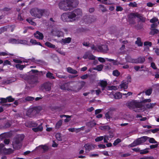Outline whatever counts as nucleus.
<instances>
[{"instance_id": "1", "label": "nucleus", "mask_w": 159, "mask_h": 159, "mask_svg": "<svg viewBox=\"0 0 159 159\" xmlns=\"http://www.w3.org/2000/svg\"><path fill=\"white\" fill-rule=\"evenodd\" d=\"M25 136L23 134H18L16 136L12 142V146L15 149L18 150L22 146V142Z\"/></svg>"}, {"instance_id": "2", "label": "nucleus", "mask_w": 159, "mask_h": 159, "mask_svg": "<svg viewBox=\"0 0 159 159\" xmlns=\"http://www.w3.org/2000/svg\"><path fill=\"white\" fill-rule=\"evenodd\" d=\"M64 2L66 3H65L64 5L60 2V7L61 9L66 11L70 9V7H76L78 3L77 1L75 0H66Z\"/></svg>"}, {"instance_id": "3", "label": "nucleus", "mask_w": 159, "mask_h": 159, "mask_svg": "<svg viewBox=\"0 0 159 159\" xmlns=\"http://www.w3.org/2000/svg\"><path fill=\"white\" fill-rule=\"evenodd\" d=\"M151 101V99H144L141 102L134 100L128 103V106L133 108H139L141 110L143 107L142 103L150 102Z\"/></svg>"}, {"instance_id": "4", "label": "nucleus", "mask_w": 159, "mask_h": 159, "mask_svg": "<svg viewBox=\"0 0 159 159\" xmlns=\"http://www.w3.org/2000/svg\"><path fill=\"white\" fill-rule=\"evenodd\" d=\"M41 110L40 107L30 108L27 110L26 115L30 117H32L39 113Z\"/></svg>"}, {"instance_id": "5", "label": "nucleus", "mask_w": 159, "mask_h": 159, "mask_svg": "<svg viewBox=\"0 0 159 159\" xmlns=\"http://www.w3.org/2000/svg\"><path fill=\"white\" fill-rule=\"evenodd\" d=\"M42 9L37 8H34L31 9L30 12L33 16L40 18L42 17Z\"/></svg>"}, {"instance_id": "6", "label": "nucleus", "mask_w": 159, "mask_h": 159, "mask_svg": "<svg viewBox=\"0 0 159 159\" xmlns=\"http://www.w3.org/2000/svg\"><path fill=\"white\" fill-rule=\"evenodd\" d=\"M147 139L148 137L143 136L137 139L129 146L131 147H135L145 142Z\"/></svg>"}, {"instance_id": "7", "label": "nucleus", "mask_w": 159, "mask_h": 159, "mask_svg": "<svg viewBox=\"0 0 159 159\" xmlns=\"http://www.w3.org/2000/svg\"><path fill=\"white\" fill-rule=\"evenodd\" d=\"M73 15V14H71L70 12L64 13L61 16V19L64 21H74L72 17V16Z\"/></svg>"}, {"instance_id": "8", "label": "nucleus", "mask_w": 159, "mask_h": 159, "mask_svg": "<svg viewBox=\"0 0 159 159\" xmlns=\"http://www.w3.org/2000/svg\"><path fill=\"white\" fill-rule=\"evenodd\" d=\"M70 13L73 15L72 17L74 21L80 18L82 15L81 10L79 9L74 10L73 12H70Z\"/></svg>"}, {"instance_id": "9", "label": "nucleus", "mask_w": 159, "mask_h": 159, "mask_svg": "<svg viewBox=\"0 0 159 159\" xmlns=\"http://www.w3.org/2000/svg\"><path fill=\"white\" fill-rule=\"evenodd\" d=\"M52 84L49 82H45L41 86L40 89L43 92L49 91H50Z\"/></svg>"}, {"instance_id": "10", "label": "nucleus", "mask_w": 159, "mask_h": 159, "mask_svg": "<svg viewBox=\"0 0 159 159\" xmlns=\"http://www.w3.org/2000/svg\"><path fill=\"white\" fill-rule=\"evenodd\" d=\"M27 81L30 84L35 85L38 82V77L34 75H29Z\"/></svg>"}, {"instance_id": "11", "label": "nucleus", "mask_w": 159, "mask_h": 159, "mask_svg": "<svg viewBox=\"0 0 159 159\" xmlns=\"http://www.w3.org/2000/svg\"><path fill=\"white\" fill-rule=\"evenodd\" d=\"M39 71L37 70H32L30 71L29 73V74H17V76L18 77H19L21 78H22L25 80H27L28 79V77L29 75L31 74L32 73H38Z\"/></svg>"}, {"instance_id": "12", "label": "nucleus", "mask_w": 159, "mask_h": 159, "mask_svg": "<svg viewBox=\"0 0 159 159\" xmlns=\"http://www.w3.org/2000/svg\"><path fill=\"white\" fill-rule=\"evenodd\" d=\"M128 80H130V77L128 76L127 77ZM129 82H130V80H123L119 86V88L120 89H126L128 87Z\"/></svg>"}, {"instance_id": "13", "label": "nucleus", "mask_w": 159, "mask_h": 159, "mask_svg": "<svg viewBox=\"0 0 159 159\" xmlns=\"http://www.w3.org/2000/svg\"><path fill=\"white\" fill-rule=\"evenodd\" d=\"M84 59H89V60H94L95 59V57L91 53L89 52H86L83 57Z\"/></svg>"}, {"instance_id": "14", "label": "nucleus", "mask_w": 159, "mask_h": 159, "mask_svg": "<svg viewBox=\"0 0 159 159\" xmlns=\"http://www.w3.org/2000/svg\"><path fill=\"white\" fill-rule=\"evenodd\" d=\"M1 100L0 102V103H6L7 102H11L14 101V99L12 98L11 96H9L6 98H0Z\"/></svg>"}, {"instance_id": "15", "label": "nucleus", "mask_w": 159, "mask_h": 159, "mask_svg": "<svg viewBox=\"0 0 159 159\" xmlns=\"http://www.w3.org/2000/svg\"><path fill=\"white\" fill-rule=\"evenodd\" d=\"M98 52H106L108 50L107 46L106 45H98Z\"/></svg>"}, {"instance_id": "16", "label": "nucleus", "mask_w": 159, "mask_h": 159, "mask_svg": "<svg viewBox=\"0 0 159 159\" xmlns=\"http://www.w3.org/2000/svg\"><path fill=\"white\" fill-rule=\"evenodd\" d=\"M51 33L54 36L60 37V31L59 29L56 26L52 27L51 31Z\"/></svg>"}, {"instance_id": "17", "label": "nucleus", "mask_w": 159, "mask_h": 159, "mask_svg": "<svg viewBox=\"0 0 159 159\" xmlns=\"http://www.w3.org/2000/svg\"><path fill=\"white\" fill-rule=\"evenodd\" d=\"M95 145L87 143L84 145V147L85 148V152H88L90 150L94 149L95 148Z\"/></svg>"}, {"instance_id": "18", "label": "nucleus", "mask_w": 159, "mask_h": 159, "mask_svg": "<svg viewBox=\"0 0 159 159\" xmlns=\"http://www.w3.org/2000/svg\"><path fill=\"white\" fill-rule=\"evenodd\" d=\"M83 87V85L82 84L78 86H74L72 87L70 90L75 92H77L79 91Z\"/></svg>"}, {"instance_id": "19", "label": "nucleus", "mask_w": 159, "mask_h": 159, "mask_svg": "<svg viewBox=\"0 0 159 159\" xmlns=\"http://www.w3.org/2000/svg\"><path fill=\"white\" fill-rule=\"evenodd\" d=\"M34 35L36 38L39 39H42L43 38V34L38 31H37L36 33H34Z\"/></svg>"}, {"instance_id": "20", "label": "nucleus", "mask_w": 159, "mask_h": 159, "mask_svg": "<svg viewBox=\"0 0 159 159\" xmlns=\"http://www.w3.org/2000/svg\"><path fill=\"white\" fill-rule=\"evenodd\" d=\"M26 126L28 127H36L38 125L34 121H29L26 124Z\"/></svg>"}, {"instance_id": "21", "label": "nucleus", "mask_w": 159, "mask_h": 159, "mask_svg": "<svg viewBox=\"0 0 159 159\" xmlns=\"http://www.w3.org/2000/svg\"><path fill=\"white\" fill-rule=\"evenodd\" d=\"M66 71L68 72L73 74H76L78 73V71L76 70L73 69L71 67L67 68Z\"/></svg>"}, {"instance_id": "22", "label": "nucleus", "mask_w": 159, "mask_h": 159, "mask_svg": "<svg viewBox=\"0 0 159 159\" xmlns=\"http://www.w3.org/2000/svg\"><path fill=\"white\" fill-rule=\"evenodd\" d=\"M123 94L120 92H118L114 94H112L114 96V98L115 99H120L122 97ZM110 95H111V94Z\"/></svg>"}, {"instance_id": "23", "label": "nucleus", "mask_w": 159, "mask_h": 159, "mask_svg": "<svg viewBox=\"0 0 159 159\" xmlns=\"http://www.w3.org/2000/svg\"><path fill=\"white\" fill-rule=\"evenodd\" d=\"M100 84L102 87V90H104L107 84V82L106 80H102L100 81Z\"/></svg>"}, {"instance_id": "24", "label": "nucleus", "mask_w": 159, "mask_h": 159, "mask_svg": "<svg viewBox=\"0 0 159 159\" xmlns=\"http://www.w3.org/2000/svg\"><path fill=\"white\" fill-rule=\"evenodd\" d=\"M40 148H41V149H43V152L44 153L47 152L49 149V148L46 145L43 146L42 145L39 146L38 147H37L36 148V149H38Z\"/></svg>"}, {"instance_id": "25", "label": "nucleus", "mask_w": 159, "mask_h": 159, "mask_svg": "<svg viewBox=\"0 0 159 159\" xmlns=\"http://www.w3.org/2000/svg\"><path fill=\"white\" fill-rule=\"evenodd\" d=\"M71 39V38L70 37L65 38L62 39L61 43L62 44L69 43L70 42Z\"/></svg>"}, {"instance_id": "26", "label": "nucleus", "mask_w": 159, "mask_h": 159, "mask_svg": "<svg viewBox=\"0 0 159 159\" xmlns=\"http://www.w3.org/2000/svg\"><path fill=\"white\" fill-rule=\"evenodd\" d=\"M43 129V127L42 126V124H41L40 125H39V126L33 128L32 129L35 132H37L38 131H41Z\"/></svg>"}, {"instance_id": "27", "label": "nucleus", "mask_w": 159, "mask_h": 159, "mask_svg": "<svg viewBox=\"0 0 159 159\" xmlns=\"http://www.w3.org/2000/svg\"><path fill=\"white\" fill-rule=\"evenodd\" d=\"M137 17L139 19L140 21L143 22H144L145 21L146 18L143 17L141 14L137 13Z\"/></svg>"}, {"instance_id": "28", "label": "nucleus", "mask_w": 159, "mask_h": 159, "mask_svg": "<svg viewBox=\"0 0 159 159\" xmlns=\"http://www.w3.org/2000/svg\"><path fill=\"white\" fill-rule=\"evenodd\" d=\"M72 116H68V115H60V117L63 118V117H66V118L64 119V121L65 122H67L70 121V119H69V118H70Z\"/></svg>"}, {"instance_id": "29", "label": "nucleus", "mask_w": 159, "mask_h": 159, "mask_svg": "<svg viewBox=\"0 0 159 159\" xmlns=\"http://www.w3.org/2000/svg\"><path fill=\"white\" fill-rule=\"evenodd\" d=\"M4 152L7 154H10L13 152V150L10 148L8 149L4 148Z\"/></svg>"}, {"instance_id": "30", "label": "nucleus", "mask_w": 159, "mask_h": 159, "mask_svg": "<svg viewBox=\"0 0 159 159\" xmlns=\"http://www.w3.org/2000/svg\"><path fill=\"white\" fill-rule=\"evenodd\" d=\"M137 13H132L130 14L129 16V19L134 20V19L137 17Z\"/></svg>"}, {"instance_id": "31", "label": "nucleus", "mask_w": 159, "mask_h": 159, "mask_svg": "<svg viewBox=\"0 0 159 159\" xmlns=\"http://www.w3.org/2000/svg\"><path fill=\"white\" fill-rule=\"evenodd\" d=\"M135 43L139 46H142L143 45V43L141 42V38H138L137 40L135 42Z\"/></svg>"}, {"instance_id": "32", "label": "nucleus", "mask_w": 159, "mask_h": 159, "mask_svg": "<svg viewBox=\"0 0 159 159\" xmlns=\"http://www.w3.org/2000/svg\"><path fill=\"white\" fill-rule=\"evenodd\" d=\"M45 45L48 46L49 48H55V46L54 45L52 44L51 43L49 42H46L45 43Z\"/></svg>"}, {"instance_id": "33", "label": "nucleus", "mask_w": 159, "mask_h": 159, "mask_svg": "<svg viewBox=\"0 0 159 159\" xmlns=\"http://www.w3.org/2000/svg\"><path fill=\"white\" fill-rule=\"evenodd\" d=\"M19 39H11L9 40V42L13 44H19Z\"/></svg>"}, {"instance_id": "34", "label": "nucleus", "mask_w": 159, "mask_h": 159, "mask_svg": "<svg viewBox=\"0 0 159 159\" xmlns=\"http://www.w3.org/2000/svg\"><path fill=\"white\" fill-rule=\"evenodd\" d=\"M126 60L127 61L132 63H137V59H133L130 57H127L126 58Z\"/></svg>"}, {"instance_id": "35", "label": "nucleus", "mask_w": 159, "mask_h": 159, "mask_svg": "<svg viewBox=\"0 0 159 159\" xmlns=\"http://www.w3.org/2000/svg\"><path fill=\"white\" fill-rule=\"evenodd\" d=\"M151 31L150 32V34L154 35L155 34H157L159 32V30L157 29H151Z\"/></svg>"}, {"instance_id": "36", "label": "nucleus", "mask_w": 159, "mask_h": 159, "mask_svg": "<svg viewBox=\"0 0 159 159\" xmlns=\"http://www.w3.org/2000/svg\"><path fill=\"white\" fill-rule=\"evenodd\" d=\"M16 67L17 68L19 69L20 70H22L23 68L25 67V65H21L20 64H18L16 65Z\"/></svg>"}, {"instance_id": "37", "label": "nucleus", "mask_w": 159, "mask_h": 159, "mask_svg": "<svg viewBox=\"0 0 159 159\" xmlns=\"http://www.w3.org/2000/svg\"><path fill=\"white\" fill-rule=\"evenodd\" d=\"M145 61V59L143 57H139L137 59V63H142Z\"/></svg>"}, {"instance_id": "38", "label": "nucleus", "mask_w": 159, "mask_h": 159, "mask_svg": "<svg viewBox=\"0 0 159 159\" xmlns=\"http://www.w3.org/2000/svg\"><path fill=\"white\" fill-rule=\"evenodd\" d=\"M155 103H148L145 104L146 107L147 108L150 109L152 108L155 105Z\"/></svg>"}, {"instance_id": "39", "label": "nucleus", "mask_w": 159, "mask_h": 159, "mask_svg": "<svg viewBox=\"0 0 159 159\" xmlns=\"http://www.w3.org/2000/svg\"><path fill=\"white\" fill-rule=\"evenodd\" d=\"M103 67V66L102 65H98L96 67L93 68L94 70H97L98 71H100L102 70Z\"/></svg>"}, {"instance_id": "40", "label": "nucleus", "mask_w": 159, "mask_h": 159, "mask_svg": "<svg viewBox=\"0 0 159 159\" xmlns=\"http://www.w3.org/2000/svg\"><path fill=\"white\" fill-rule=\"evenodd\" d=\"M30 42L34 45H39L42 46V45L40 42H38L35 40L33 39H30Z\"/></svg>"}, {"instance_id": "41", "label": "nucleus", "mask_w": 159, "mask_h": 159, "mask_svg": "<svg viewBox=\"0 0 159 159\" xmlns=\"http://www.w3.org/2000/svg\"><path fill=\"white\" fill-rule=\"evenodd\" d=\"M53 74L51 72H48L46 74L47 77L50 78L52 79H55L54 77L53 76Z\"/></svg>"}, {"instance_id": "42", "label": "nucleus", "mask_w": 159, "mask_h": 159, "mask_svg": "<svg viewBox=\"0 0 159 159\" xmlns=\"http://www.w3.org/2000/svg\"><path fill=\"white\" fill-rule=\"evenodd\" d=\"M106 89L108 90H116L117 89V87L116 86H108Z\"/></svg>"}, {"instance_id": "43", "label": "nucleus", "mask_w": 159, "mask_h": 159, "mask_svg": "<svg viewBox=\"0 0 159 159\" xmlns=\"http://www.w3.org/2000/svg\"><path fill=\"white\" fill-rule=\"evenodd\" d=\"M148 141L149 143H157L153 138H150L148 137Z\"/></svg>"}, {"instance_id": "44", "label": "nucleus", "mask_w": 159, "mask_h": 159, "mask_svg": "<svg viewBox=\"0 0 159 159\" xmlns=\"http://www.w3.org/2000/svg\"><path fill=\"white\" fill-rule=\"evenodd\" d=\"M100 129L102 130H109L110 129V128L108 125H104L100 127Z\"/></svg>"}, {"instance_id": "45", "label": "nucleus", "mask_w": 159, "mask_h": 159, "mask_svg": "<svg viewBox=\"0 0 159 159\" xmlns=\"http://www.w3.org/2000/svg\"><path fill=\"white\" fill-rule=\"evenodd\" d=\"M42 16H43V14H45L46 15H48L50 13V12L48 10L42 9Z\"/></svg>"}, {"instance_id": "46", "label": "nucleus", "mask_w": 159, "mask_h": 159, "mask_svg": "<svg viewBox=\"0 0 159 159\" xmlns=\"http://www.w3.org/2000/svg\"><path fill=\"white\" fill-rule=\"evenodd\" d=\"M121 142V140L120 139H117L114 141V142L113 143V145L114 146H116Z\"/></svg>"}, {"instance_id": "47", "label": "nucleus", "mask_w": 159, "mask_h": 159, "mask_svg": "<svg viewBox=\"0 0 159 159\" xmlns=\"http://www.w3.org/2000/svg\"><path fill=\"white\" fill-rule=\"evenodd\" d=\"M11 26H6L5 27H2L1 28V30L2 32H3L7 31V30L9 28V27H11Z\"/></svg>"}, {"instance_id": "48", "label": "nucleus", "mask_w": 159, "mask_h": 159, "mask_svg": "<svg viewBox=\"0 0 159 159\" xmlns=\"http://www.w3.org/2000/svg\"><path fill=\"white\" fill-rule=\"evenodd\" d=\"M91 49L98 52V46L97 47L95 46L94 45H92L90 46Z\"/></svg>"}, {"instance_id": "49", "label": "nucleus", "mask_w": 159, "mask_h": 159, "mask_svg": "<svg viewBox=\"0 0 159 159\" xmlns=\"http://www.w3.org/2000/svg\"><path fill=\"white\" fill-rule=\"evenodd\" d=\"M140 67L139 66H135L134 67V69L137 71L138 70H139L140 71H147L148 70V69L147 68H146V69L145 70H140Z\"/></svg>"}, {"instance_id": "50", "label": "nucleus", "mask_w": 159, "mask_h": 159, "mask_svg": "<svg viewBox=\"0 0 159 159\" xmlns=\"http://www.w3.org/2000/svg\"><path fill=\"white\" fill-rule=\"evenodd\" d=\"M152 89H148L145 91V94L146 95H150L152 93Z\"/></svg>"}, {"instance_id": "51", "label": "nucleus", "mask_w": 159, "mask_h": 159, "mask_svg": "<svg viewBox=\"0 0 159 159\" xmlns=\"http://www.w3.org/2000/svg\"><path fill=\"white\" fill-rule=\"evenodd\" d=\"M104 137L103 136L98 137L95 139V141L97 142L100 141L103 139Z\"/></svg>"}, {"instance_id": "52", "label": "nucleus", "mask_w": 159, "mask_h": 159, "mask_svg": "<svg viewBox=\"0 0 159 159\" xmlns=\"http://www.w3.org/2000/svg\"><path fill=\"white\" fill-rule=\"evenodd\" d=\"M104 143H107L109 139V136L108 135H104Z\"/></svg>"}, {"instance_id": "53", "label": "nucleus", "mask_w": 159, "mask_h": 159, "mask_svg": "<svg viewBox=\"0 0 159 159\" xmlns=\"http://www.w3.org/2000/svg\"><path fill=\"white\" fill-rule=\"evenodd\" d=\"M158 20V18L156 17H154L150 20V22L151 23H154L157 21Z\"/></svg>"}, {"instance_id": "54", "label": "nucleus", "mask_w": 159, "mask_h": 159, "mask_svg": "<svg viewBox=\"0 0 159 159\" xmlns=\"http://www.w3.org/2000/svg\"><path fill=\"white\" fill-rule=\"evenodd\" d=\"M11 10V8L8 7H5L3 8L1 10V11L5 12V11H9Z\"/></svg>"}, {"instance_id": "55", "label": "nucleus", "mask_w": 159, "mask_h": 159, "mask_svg": "<svg viewBox=\"0 0 159 159\" xmlns=\"http://www.w3.org/2000/svg\"><path fill=\"white\" fill-rule=\"evenodd\" d=\"M35 63L42 65L44 64L45 62L43 60H36Z\"/></svg>"}, {"instance_id": "56", "label": "nucleus", "mask_w": 159, "mask_h": 159, "mask_svg": "<svg viewBox=\"0 0 159 159\" xmlns=\"http://www.w3.org/2000/svg\"><path fill=\"white\" fill-rule=\"evenodd\" d=\"M19 43L22 44H27V41L26 40H19Z\"/></svg>"}, {"instance_id": "57", "label": "nucleus", "mask_w": 159, "mask_h": 159, "mask_svg": "<svg viewBox=\"0 0 159 159\" xmlns=\"http://www.w3.org/2000/svg\"><path fill=\"white\" fill-rule=\"evenodd\" d=\"M148 152V151L147 149L140 150V153L141 154H146Z\"/></svg>"}, {"instance_id": "58", "label": "nucleus", "mask_w": 159, "mask_h": 159, "mask_svg": "<svg viewBox=\"0 0 159 159\" xmlns=\"http://www.w3.org/2000/svg\"><path fill=\"white\" fill-rule=\"evenodd\" d=\"M129 7H136L137 6V4L135 2H130L129 4Z\"/></svg>"}, {"instance_id": "59", "label": "nucleus", "mask_w": 159, "mask_h": 159, "mask_svg": "<svg viewBox=\"0 0 159 159\" xmlns=\"http://www.w3.org/2000/svg\"><path fill=\"white\" fill-rule=\"evenodd\" d=\"M113 75L114 76H118L120 75V73L117 70H116L113 71Z\"/></svg>"}, {"instance_id": "60", "label": "nucleus", "mask_w": 159, "mask_h": 159, "mask_svg": "<svg viewBox=\"0 0 159 159\" xmlns=\"http://www.w3.org/2000/svg\"><path fill=\"white\" fill-rule=\"evenodd\" d=\"M11 65V63L8 60H5L4 61V62L3 64V66H4L5 65Z\"/></svg>"}, {"instance_id": "61", "label": "nucleus", "mask_w": 159, "mask_h": 159, "mask_svg": "<svg viewBox=\"0 0 159 159\" xmlns=\"http://www.w3.org/2000/svg\"><path fill=\"white\" fill-rule=\"evenodd\" d=\"M157 23H153L151 25L150 29H155V28L157 27Z\"/></svg>"}, {"instance_id": "62", "label": "nucleus", "mask_w": 159, "mask_h": 159, "mask_svg": "<svg viewBox=\"0 0 159 159\" xmlns=\"http://www.w3.org/2000/svg\"><path fill=\"white\" fill-rule=\"evenodd\" d=\"M144 46H149L151 47L152 45V43L151 42L146 41L144 42Z\"/></svg>"}, {"instance_id": "63", "label": "nucleus", "mask_w": 159, "mask_h": 159, "mask_svg": "<svg viewBox=\"0 0 159 159\" xmlns=\"http://www.w3.org/2000/svg\"><path fill=\"white\" fill-rule=\"evenodd\" d=\"M34 99V98L33 97L28 96L25 98V100L27 101H32Z\"/></svg>"}, {"instance_id": "64", "label": "nucleus", "mask_w": 159, "mask_h": 159, "mask_svg": "<svg viewBox=\"0 0 159 159\" xmlns=\"http://www.w3.org/2000/svg\"><path fill=\"white\" fill-rule=\"evenodd\" d=\"M139 159H155L152 156L140 158Z\"/></svg>"}]
</instances>
